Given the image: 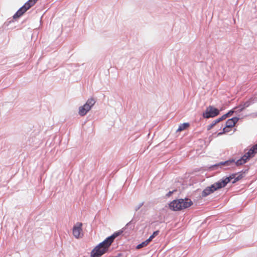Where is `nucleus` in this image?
Wrapping results in <instances>:
<instances>
[{"label": "nucleus", "instance_id": "f8f14e48", "mask_svg": "<svg viewBox=\"0 0 257 257\" xmlns=\"http://www.w3.org/2000/svg\"><path fill=\"white\" fill-rule=\"evenodd\" d=\"M233 111H230L228 113L224 114L222 115L221 117L216 119L214 120V124H216L218 122H220V121H222L224 119H225L228 115L230 114V113H232Z\"/></svg>", "mask_w": 257, "mask_h": 257}, {"label": "nucleus", "instance_id": "39448f33", "mask_svg": "<svg viewBox=\"0 0 257 257\" xmlns=\"http://www.w3.org/2000/svg\"><path fill=\"white\" fill-rule=\"evenodd\" d=\"M36 2L35 0H29L21 8L17 13L14 15L13 18L14 19L20 18L22 16L27 10L33 6Z\"/></svg>", "mask_w": 257, "mask_h": 257}, {"label": "nucleus", "instance_id": "0eeeda50", "mask_svg": "<svg viewBox=\"0 0 257 257\" xmlns=\"http://www.w3.org/2000/svg\"><path fill=\"white\" fill-rule=\"evenodd\" d=\"M238 120V118L236 117L228 119L226 122V126L223 129V132L219 133L218 135H221L224 133L230 132L231 128L235 125Z\"/></svg>", "mask_w": 257, "mask_h": 257}, {"label": "nucleus", "instance_id": "f257e3e1", "mask_svg": "<svg viewBox=\"0 0 257 257\" xmlns=\"http://www.w3.org/2000/svg\"><path fill=\"white\" fill-rule=\"evenodd\" d=\"M122 232V231H121L115 232L111 236L107 237L102 242L99 243L91 251L90 257H100L107 252L114 239L120 235Z\"/></svg>", "mask_w": 257, "mask_h": 257}, {"label": "nucleus", "instance_id": "2eb2a0df", "mask_svg": "<svg viewBox=\"0 0 257 257\" xmlns=\"http://www.w3.org/2000/svg\"><path fill=\"white\" fill-rule=\"evenodd\" d=\"M159 231H154L152 235L147 239L148 241L150 242L152 239L159 234Z\"/></svg>", "mask_w": 257, "mask_h": 257}, {"label": "nucleus", "instance_id": "6ab92c4d", "mask_svg": "<svg viewBox=\"0 0 257 257\" xmlns=\"http://www.w3.org/2000/svg\"><path fill=\"white\" fill-rule=\"evenodd\" d=\"M37 1H38V0H35V1H36V2H37Z\"/></svg>", "mask_w": 257, "mask_h": 257}, {"label": "nucleus", "instance_id": "ddd939ff", "mask_svg": "<svg viewBox=\"0 0 257 257\" xmlns=\"http://www.w3.org/2000/svg\"><path fill=\"white\" fill-rule=\"evenodd\" d=\"M150 242L148 241V240L147 239L146 241L142 242L141 243L137 245V249H140L143 247H145L147 246Z\"/></svg>", "mask_w": 257, "mask_h": 257}, {"label": "nucleus", "instance_id": "a211bd4d", "mask_svg": "<svg viewBox=\"0 0 257 257\" xmlns=\"http://www.w3.org/2000/svg\"><path fill=\"white\" fill-rule=\"evenodd\" d=\"M237 180H238V178H236L235 180L233 182V183H234Z\"/></svg>", "mask_w": 257, "mask_h": 257}, {"label": "nucleus", "instance_id": "4468645a", "mask_svg": "<svg viewBox=\"0 0 257 257\" xmlns=\"http://www.w3.org/2000/svg\"><path fill=\"white\" fill-rule=\"evenodd\" d=\"M233 161H227L225 162H222L219 163L217 165H215V166H222V165H229L230 164H231Z\"/></svg>", "mask_w": 257, "mask_h": 257}, {"label": "nucleus", "instance_id": "7ed1b4c3", "mask_svg": "<svg viewBox=\"0 0 257 257\" xmlns=\"http://www.w3.org/2000/svg\"><path fill=\"white\" fill-rule=\"evenodd\" d=\"M192 204L193 202L190 199H179L171 201L169 204V207L172 211H177L188 208Z\"/></svg>", "mask_w": 257, "mask_h": 257}, {"label": "nucleus", "instance_id": "9b49d317", "mask_svg": "<svg viewBox=\"0 0 257 257\" xmlns=\"http://www.w3.org/2000/svg\"><path fill=\"white\" fill-rule=\"evenodd\" d=\"M189 126V123H187V122H185V123L181 124L179 126V127L177 129V132H180L183 131L185 130V129H186L187 127H188Z\"/></svg>", "mask_w": 257, "mask_h": 257}, {"label": "nucleus", "instance_id": "f3484780", "mask_svg": "<svg viewBox=\"0 0 257 257\" xmlns=\"http://www.w3.org/2000/svg\"><path fill=\"white\" fill-rule=\"evenodd\" d=\"M172 193V192H171V191L169 192V193L167 194V196H170Z\"/></svg>", "mask_w": 257, "mask_h": 257}, {"label": "nucleus", "instance_id": "423d86ee", "mask_svg": "<svg viewBox=\"0 0 257 257\" xmlns=\"http://www.w3.org/2000/svg\"><path fill=\"white\" fill-rule=\"evenodd\" d=\"M95 103V101L93 98H91L88 99L84 105L79 107L78 112L79 114L81 116L85 115L87 112L90 110L91 107L94 105Z\"/></svg>", "mask_w": 257, "mask_h": 257}, {"label": "nucleus", "instance_id": "f03ea898", "mask_svg": "<svg viewBox=\"0 0 257 257\" xmlns=\"http://www.w3.org/2000/svg\"><path fill=\"white\" fill-rule=\"evenodd\" d=\"M234 177V175L230 176L229 177H226L224 179L216 182L210 186L207 187L202 192V196L206 197L209 194L212 193L217 189L224 187L227 183H228Z\"/></svg>", "mask_w": 257, "mask_h": 257}, {"label": "nucleus", "instance_id": "20e7f679", "mask_svg": "<svg viewBox=\"0 0 257 257\" xmlns=\"http://www.w3.org/2000/svg\"><path fill=\"white\" fill-rule=\"evenodd\" d=\"M257 153V144L253 146L246 153H245L240 159L236 162L237 166L241 165L246 162L250 158L254 156Z\"/></svg>", "mask_w": 257, "mask_h": 257}, {"label": "nucleus", "instance_id": "1a4fd4ad", "mask_svg": "<svg viewBox=\"0 0 257 257\" xmlns=\"http://www.w3.org/2000/svg\"><path fill=\"white\" fill-rule=\"evenodd\" d=\"M219 110L213 106H209L207 107L205 111L203 113L204 118H208L217 116L219 114Z\"/></svg>", "mask_w": 257, "mask_h": 257}, {"label": "nucleus", "instance_id": "6e6552de", "mask_svg": "<svg viewBox=\"0 0 257 257\" xmlns=\"http://www.w3.org/2000/svg\"><path fill=\"white\" fill-rule=\"evenodd\" d=\"M72 232L75 238L77 239L82 238L83 236L82 223L81 222H77L73 227Z\"/></svg>", "mask_w": 257, "mask_h": 257}, {"label": "nucleus", "instance_id": "dca6fc26", "mask_svg": "<svg viewBox=\"0 0 257 257\" xmlns=\"http://www.w3.org/2000/svg\"><path fill=\"white\" fill-rule=\"evenodd\" d=\"M216 124H214V121H213L212 123H211L210 125L208 126V130L211 129L212 127H213Z\"/></svg>", "mask_w": 257, "mask_h": 257}, {"label": "nucleus", "instance_id": "9d476101", "mask_svg": "<svg viewBox=\"0 0 257 257\" xmlns=\"http://www.w3.org/2000/svg\"><path fill=\"white\" fill-rule=\"evenodd\" d=\"M250 105V102L247 101L240 104L238 106L236 107L234 109H238L239 111H242L245 108L248 107Z\"/></svg>", "mask_w": 257, "mask_h": 257}]
</instances>
